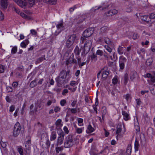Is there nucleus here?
Returning a JSON list of instances; mask_svg holds the SVG:
<instances>
[{
	"label": "nucleus",
	"mask_w": 155,
	"mask_h": 155,
	"mask_svg": "<svg viewBox=\"0 0 155 155\" xmlns=\"http://www.w3.org/2000/svg\"><path fill=\"white\" fill-rule=\"evenodd\" d=\"M81 43H84V46L82 48L83 52L82 54H86L90 50L92 42V40L87 39L84 37H81Z\"/></svg>",
	"instance_id": "f257e3e1"
},
{
	"label": "nucleus",
	"mask_w": 155,
	"mask_h": 155,
	"mask_svg": "<svg viewBox=\"0 0 155 155\" xmlns=\"http://www.w3.org/2000/svg\"><path fill=\"white\" fill-rule=\"evenodd\" d=\"M74 142L71 135H68L66 138L64 142V146L65 148L71 147L74 145Z\"/></svg>",
	"instance_id": "f03ea898"
},
{
	"label": "nucleus",
	"mask_w": 155,
	"mask_h": 155,
	"mask_svg": "<svg viewBox=\"0 0 155 155\" xmlns=\"http://www.w3.org/2000/svg\"><path fill=\"white\" fill-rule=\"evenodd\" d=\"M76 39L75 35L73 34L70 35L66 41V47L68 48H70L74 44Z\"/></svg>",
	"instance_id": "7ed1b4c3"
},
{
	"label": "nucleus",
	"mask_w": 155,
	"mask_h": 155,
	"mask_svg": "<svg viewBox=\"0 0 155 155\" xmlns=\"http://www.w3.org/2000/svg\"><path fill=\"white\" fill-rule=\"evenodd\" d=\"M58 137L57 139V142L56 144V146H58L61 145L63 143L64 140V137L65 134L62 130H59L58 133Z\"/></svg>",
	"instance_id": "20e7f679"
},
{
	"label": "nucleus",
	"mask_w": 155,
	"mask_h": 155,
	"mask_svg": "<svg viewBox=\"0 0 155 155\" xmlns=\"http://www.w3.org/2000/svg\"><path fill=\"white\" fill-rule=\"evenodd\" d=\"M21 129V126L20 123L17 122L16 123L14 126L13 131V136L15 137L18 136L20 132Z\"/></svg>",
	"instance_id": "39448f33"
},
{
	"label": "nucleus",
	"mask_w": 155,
	"mask_h": 155,
	"mask_svg": "<svg viewBox=\"0 0 155 155\" xmlns=\"http://www.w3.org/2000/svg\"><path fill=\"white\" fill-rule=\"evenodd\" d=\"M127 61L126 58L123 56H120L119 57V63L120 69L121 70H123L125 67V64Z\"/></svg>",
	"instance_id": "423d86ee"
},
{
	"label": "nucleus",
	"mask_w": 155,
	"mask_h": 155,
	"mask_svg": "<svg viewBox=\"0 0 155 155\" xmlns=\"http://www.w3.org/2000/svg\"><path fill=\"white\" fill-rule=\"evenodd\" d=\"M93 33V29L92 28H89L84 31L83 33V35L85 38L88 37L90 36Z\"/></svg>",
	"instance_id": "0eeeda50"
},
{
	"label": "nucleus",
	"mask_w": 155,
	"mask_h": 155,
	"mask_svg": "<svg viewBox=\"0 0 155 155\" xmlns=\"http://www.w3.org/2000/svg\"><path fill=\"white\" fill-rule=\"evenodd\" d=\"M56 80L58 87H61L66 83L65 79L64 78H61V77L58 76L56 78Z\"/></svg>",
	"instance_id": "6e6552de"
},
{
	"label": "nucleus",
	"mask_w": 155,
	"mask_h": 155,
	"mask_svg": "<svg viewBox=\"0 0 155 155\" xmlns=\"http://www.w3.org/2000/svg\"><path fill=\"white\" fill-rule=\"evenodd\" d=\"M17 4L21 7L25 8L27 5L25 0H14Z\"/></svg>",
	"instance_id": "1a4fd4ad"
},
{
	"label": "nucleus",
	"mask_w": 155,
	"mask_h": 155,
	"mask_svg": "<svg viewBox=\"0 0 155 155\" xmlns=\"http://www.w3.org/2000/svg\"><path fill=\"white\" fill-rule=\"evenodd\" d=\"M67 109L68 110L67 112L66 117L69 116V114H68V113L70 112L71 113L74 114L76 113L77 112H80V109L79 108L77 109L76 108H68Z\"/></svg>",
	"instance_id": "9d476101"
},
{
	"label": "nucleus",
	"mask_w": 155,
	"mask_h": 155,
	"mask_svg": "<svg viewBox=\"0 0 155 155\" xmlns=\"http://www.w3.org/2000/svg\"><path fill=\"white\" fill-rule=\"evenodd\" d=\"M69 72L70 71H66V70H63L60 72L58 77L66 79L67 75H68Z\"/></svg>",
	"instance_id": "9b49d317"
},
{
	"label": "nucleus",
	"mask_w": 155,
	"mask_h": 155,
	"mask_svg": "<svg viewBox=\"0 0 155 155\" xmlns=\"http://www.w3.org/2000/svg\"><path fill=\"white\" fill-rule=\"evenodd\" d=\"M125 47L122 44L121 45L119 46L117 50V52L119 54L121 55L125 51Z\"/></svg>",
	"instance_id": "f8f14e48"
},
{
	"label": "nucleus",
	"mask_w": 155,
	"mask_h": 155,
	"mask_svg": "<svg viewBox=\"0 0 155 155\" xmlns=\"http://www.w3.org/2000/svg\"><path fill=\"white\" fill-rule=\"evenodd\" d=\"M8 0H1V5L3 9L7 8L8 5Z\"/></svg>",
	"instance_id": "ddd939ff"
},
{
	"label": "nucleus",
	"mask_w": 155,
	"mask_h": 155,
	"mask_svg": "<svg viewBox=\"0 0 155 155\" xmlns=\"http://www.w3.org/2000/svg\"><path fill=\"white\" fill-rule=\"evenodd\" d=\"M118 13L117 10L114 9L110 10L106 13V15L107 16H111L117 14Z\"/></svg>",
	"instance_id": "4468645a"
},
{
	"label": "nucleus",
	"mask_w": 155,
	"mask_h": 155,
	"mask_svg": "<svg viewBox=\"0 0 155 155\" xmlns=\"http://www.w3.org/2000/svg\"><path fill=\"white\" fill-rule=\"evenodd\" d=\"M57 137V133L55 130H53L51 134L50 140L51 141L54 140Z\"/></svg>",
	"instance_id": "2eb2a0df"
},
{
	"label": "nucleus",
	"mask_w": 155,
	"mask_h": 155,
	"mask_svg": "<svg viewBox=\"0 0 155 155\" xmlns=\"http://www.w3.org/2000/svg\"><path fill=\"white\" fill-rule=\"evenodd\" d=\"M122 130V126L121 124L118 125L117 128V130L116 131V134L117 135V137H121V135L120 133L121 131Z\"/></svg>",
	"instance_id": "dca6fc26"
},
{
	"label": "nucleus",
	"mask_w": 155,
	"mask_h": 155,
	"mask_svg": "<svg viewBox=\"0 0 155 155\" xmlns=\"http://www.w3.org/2000/svg\"><path fill=\"white\" fill-rule=\"evenodd\" d=\"M101 71L102 73V77L103 78H107L109 74L108 71H105L104 68L101 70Z\"/></svg>",
	"instance_id": "f3484780"
},
{
	"label": "nucleus",
	"mask_w": 155,
	"mask_h": 155,
	"mask_svg": "<svg viewBox=\"0 0 155 155\" xmlns=\"http://www.w3.org/2000/svg\"><path fill=\"white\" fill-rule=\"evenodd\" d=\"M109 30V28L107 26H103L100 29V34H102L106 33Z\"/></svg>",
	"instance_id": "a211bd4d"
},
{
	"label": "nucleus",
	"mask_w": 155,
	"mask_h": 155,
	"mask_svg": "<svg viewBox=\"0 0 155 155\" xmlns=\"http://www.w3.org/2000/svg\"><path fill=\"white\" fill-rule=\"evenodd\" d=\"M74 55H71L68 59V62L70 64L74 63L76 64L77 63V61L74 58Z\"/></svg>",
	"instance_id": "6ab92c4d"
},
{
	"label": "nucleus",
	"mask_w": 155,
	"mask_h": 155,
	"mask_svg": "<svg viewBox=\"0 0 155 155\" xmlns=\"http://www.w3.org/2000/svg\"><path fill=\"white\" fill-rule=\"evenodd\" d=\"M122 114L124 117V119L125 120H127L129 119V115L125 111H122Z\"/></svg>",
	"instance_id": "aec40b11"
},
{
	"label": "nucleus",
	"mask_w": 155,
	"mask_h": 155,
	"mask_svg": "<svg viewBox=\"0 0 155 155\" xmlns=\"http://www.w3.org/2000/svg\"><path fill=\"white\" fill-rule=\"evenodd\" d=\"M45 2L51 5H55L56 3L57 0H43Z\"/></svg>",
	"instance_id": "412c9836"
},
{
	"label": "nucleus",
	"mask_w": 155,
	"mask_h": 155,
	"mask_svg": "<svg viewBox=\"0 0 155 155\" xmlns=\"http://www.w3.org/2000/svg\"><path fill=\"white\" fill-rule=\"evenodd\" d=\"M140 18L142 20L146 22H149L150 20V18L148 15H144L141 16Z\"/></svg>",
	"instance_id": "4be33fe9"
},
{
	"label": "nucleus",
	"mask_w": 155,
	"mask_h": 155,
	"mask_svg": "<svg viewBox=\"0 0 155 155\" xmlns=\"http://www.w3.org/2000/svg\"><path fill=\"white\" fill-rule=\"evenodd\" d=\"M94 130V128L92 127L91 125L89 124L88 126L86 132L87 133H90L93 132Z\"/></svg>",
	"instance_id": "5701e85b"
},
{
	"label": "nucleus",
	"mask_w": 155,
	"mask_h": 155,
	"mask_svg": "<svg viewBox=\"0 0 155 155\" xmlns=\"http://www.w3.org/2000/svg\"><path fill=\"white\" fill-rule=\"evenodd\" d=\"M45 55H44L37 58L35 62L36 64L39 63L42 61L43 60H46V59L45 58Z\"/></svg>",
	"instance_id": "b1692460"
},
{
	"label": "nucleus",
	"mask_w": 155,
	"mask_h": 155,
	"mask_svg": "<svg viewBox=\"0 0 155 155\" xmlns=\"http://www.w3.org/2000/svg\"><path fill=\"white\" fill-rule=\"evenodd\" d=\"M56 27L58 29H61L64 28V26L63 22L62 20L58 23V24L56 25Z\"/></svg>",
	"instance_id": "393cba45"
},
{
	"label": "nucleus",
	"mask_w": 155,
	"mask_h": 155,
	"mask_svg": "<svg viewBox=\"0 0 155 155\" xmlns=\"http://www.w3.org/2000/svg\"><path fill=\"white\" fill-rule=\"evenodd\" d=\"M137 75V73L135 71L131 72L130 75V79L131 81H133Z\"/></svg>",
	"instance_id": "a878e982"
},
{
	"label": "nucleus",
	"mask_w": 155,
	"mask_h": 155,
	"mask_svg": "<svg viewBox=\"0 0 155 155\" xmlns=\"http://www.w3.org/2000/svg\"><path fill=\"white\" fill-rule=\"evenodd\" d=\"M74 127L75 129L76 132L78 134H81L84 129L83 127L80 128H78L76 125L74 126Z\"/></svg>",
	"instance_id": "bb28decb"
},
{
	"label": "nucleus",
	"mask_w": 155,
	"mask_h": 155,
	"mask_svg": "<svg viewBox=\"0 0 155 155\" xmlns=\"http://www.w3.org/2000/svg\"><path fill=\"white\" fill-rule=\"evenodd\" d=\"M63 149V147H58V146H56L55 147V150L56 151V153L57 154H58Z\"/></svg>",
	"instance_id": "cd10ccee"
},
{
	"label": "nucleus",
	"mask_w": 155,
	"mask_h": 155,
	"mask_svg": "<svg viewBox=\"0 0 155 155\" xmlns=\"http://www.w3.org/2000/svg\"><path fill=\"white\" fill-rule=\"evenodd\" d=\"M97 57L96 54H93L91 57V59L92 61L95 62L97 60Z\"/></svg>",
	"instance_id": "c85d7f7f"
},
{
	"label": "nucleus",
	"mask_w": 155,
	"mask_h": 155,
	"mask_svg": "<svg viewBox=\"0 0 155 155\" xmlns=\"http://www.w3.org/2000/svg\"><path fill=\"white\" fill-rule=\"evenodd\" d=\"M131 146L130 144L128 145L127 148L126 152L128 154H130L131 152Z\"/></svg>",
	"instance_id": "c756f323"
},
{
	"label": "nucleus",
	"mask_w": 155,
	"mask_h": 155,
	"mask_svg": "<svg viewBox=\"0 0 155 155\" xmlns=\"http://www.w3.org/2000/svg\"><path fill=\"white\" fill-rule=\"evenodd\" d=\"M80 51L81 50H80L78 46H77L74 50V52L76 55L79 56L80 54Z\"/></svg>",
	"instance_id": "7c9ffc66"
},
{
	"label": "nucleus",
	"mask_w": 155,
	"mask_h": 155,
	"mask_svg": "<svg viewBox=\"0 0 155 155\" xmlns=\"http://www.w3.org/2000/svg\"><path fill=\"white\" fill-rule=\"evenodd\" d=\"M31 139L30 138L28 139V140L25 143V146L26 148L28 149L30 147V146L31 144Z\"/></svg>",
	"instance_id": "2f4dec72"
},
{
	"label": "nucleus",
	"mask_w": 155,
	"mask_h": 155,
	"mask_svg": "<svg viewBox=\"0 0 155 155\" xmlns=\"http://www.w3.org/2000/svg\"><path fill=\"white\" fill-rule=\"evenodd\" d=\"M139 144L138 142L136 140L135 142L134 143V148H135V151H138L139 150Z\"/></svg>",
	"instance_id": "473e14b6"
},
{
	"label": "nucleus",
	"mask_w": 155,
	"mask_h": 155,
	"mask_svg": "<svg viewBox=\"0 0 155 155\" xmlns=\"http://www.w3.org/2000/svg\"><path fill=\"white\" fill-rule=\"evenodd\" d=\"M37 80H35L32 81L30 84V86L31 87H34L36 85Z\"/></svg>",
	"instance_id": "72a5a7b5"
},
{
	"label": "nucleus",
	"mask_w": 155,
	"mask_h": 155,
	"mask_svg": "<svg viewBox=\"0 0 155 155\" xmlns=\"http://www.w3.org/2000/svg\"><path fill=\"white\" fill-rule=\"evenodd\" d=\"M128 79V74L127 73H126L124 75V83L125 84H127V83Z\"/></svg>",
	"instance_id": "f704fd0d"
},
{
	"label": "nucleus",
	"mask_w": 155,
	"mask_h": 155,
	"mask_svg": "<svg viewBox=\"0 0 155 155\" xmlns=\"http://www.w3.org/2000/svg\"><path fill=\"white\" fill-rule=\"evenodd\" d=\"M78 125L80 126H82L83 125V119L81 118H78Z\"/></svg>",
	"instance_id": "c9c22d12"
},
{
	"label": "nucleus",
	"mask_w": 155,
	"mask_h": 155,
	"mask_svg": "<svg viewBox=\"0 0 155 155\" xmlns=\"http://www.w3.org/2000/svg\"><path fill=\"white\" fill-rule=\"evenodd\" d=\"M17 51V47L15 46L13 47L11 50V53L14 54L16 53Z\"/></svg>",
	"instance_id": "e433bc0d"
},
{
	"label": "nucleus",
	"mask_w": 155,
	"mask_h": 155,
	"mask_svg": "<svg viewBox=\"0 0 155 155\" xmlns=\"http://www.w3.org/2000/svg\"><path fill=\"white\" fill-rule=\"evenodd\" d=\"M117 76H115L112 80V83L113 84H115L117 83Z\"/></svg>",
	"instance_id": "4c0bfd02"
},
{
	"label": "nucleus",
	"mask_w": 155,
	"mask_h": 155,
	"mask_svg": "<svg viewBox=\"0 0 155 155\" xmlns=\"http://www.w3.org/2000/svg\"><path fill=\"white\" fill-rule=\"evenodd\" d=\"M5 68L4 66L0 64V73H2L4 72Z\"/></svg>",
	"instance_id": "58836bf2"
},
{
	"label": "nucleus",
	"mask_w": 155,
	"mask_h": 155,
	"mask_svg": "<svg viewBox=\"0 0 155 155\" xmlns=\"http://www.w3.org/2000/svg\"><path fill=\"white\" fill-rule=\"evenodd\" d=\"M102 109L103 110L102 111V117L103 118L104 117V115L107 113V111L105 107H103Z\"/></svg>",
	"instance_id": "ea45409f"
},
{
	"label": "nucleus",
	"mask_w": 155,
	"mask_h": 155,
	"mask_svg": "<svg viewBox=\"0 0 155 155\" xmlns=\"http://www.w3.org/2000/svg\"><path fill=\"white\" fill-rule=\"evenodd\" d=\"M96 55H98L100 56H102L103 55V51L100 50H98L96 52Z\"/></svg>",
	"instance_id": "a19ab883"
},
{
	"label": "nucleus",
	"mask_w": 155,
	"mask_h": 155,
	"mask_svg": "<svg viewBox=\"0 0 155 155\" xmlns=\"http://www.w3.org/2000/svg\"><path fill=\"white\" fill-rule=\"evenodd\" d=\"M18 151L20 155H24L23 150L21 147H20L18 148Z\"/></svg>",
	"instance_id": "79ce46f5"
},
{
	"label": "nucleus",
	"mask_w": 155,
	"mask_h": 155,
	"mask_svg": "<svg viewBox=\"0 0 155 155\" xmlns=\"http://www.w3.org/2000/svg\"><path fill=\"white\" fill-rule=\"evenodd\" d=\"M32 35L36 36L37 35V31L34 29H31L30 31Z\"/></svg>",
	"instance_id": "37998d69"
},
{
	"label": "nucleus",
	"mask_w": 155,
	"mask_h": 155,
	"mask_svg": "<svg viewBox=\"0 0 155 155\" xmlns=\"http://www.w3.org/2000/svg\"><path fill=\"white\" fill-rule=\"evenodd\" d=\"M35 1V0H28V2L30 6L32 7L34 5Z\"/></svg>",
	"instance_id": "c03bdc74"
},
{
	"label": "nucleus",
	"mask_w": 155,
	"mask_h": 155,
	"mask_svg": "<svg viewBox=\"0 0 155 155\" xmlns=\"http://www.w3.org/2000/svg\"><path fill=\"white\" fill-rule=\"evenodd\" d=\"M20 15L23 18H28V16L25 14L23 12H21L20 14Z\"/></svg>",
	"instance_id": "a18cd8bd"
},
{
	"label": "nucleus",
	"mask_w": 155,
	"mask_h": 155,
	"mask_svg": "<svg viewBox=\"0 0 155 155\" xmlns=\"http://www.w3.org/2000/svg\"><path fill=\"white\" fill-rule=\"evenodd\" d=\"M135 124H134V127L135 128L136 130V131L137 132H139L140 131V127L139 126V124L137 123L138 124L135 125Z\"/></svg>",
	"instance_id": "49530a36"
},
{
	"label": "nucleus",
	"mask_w": 155,
	"mask_h": 155,
	"mask_svg": "<svg viewBox=\"0 0 155 155\" xmlns=\"http://www.w3.org/2000/svg\"><path fill=\"white\" fill-rule=\"evenodd\" d=\"M12 10H13L15 11L18 14H20V13H21L20 12V11L19 9L18 8H17L15 7H14L12 8Z\"/></svg>",
	"instance_id": "de8ad7c7"
},
{
	"label": "nucleus",
	"mask_w": 155,
	"mask_h": 155,
	"mask_svg": "<svg viewBox=\"0 0 155 155\" xmlns=\"http://www.w3.org/2000/svg\"><path fill=\"white\" fill-rule=\"evenodd\" d=\"M104 41L107 44L109 45L111 43V41L110 39L108 38H105L104 39Z\"/></svg>",
	"instance_id": "09e8293b"
},
{
	"label": "nucleus",
	"mask_w": 155,
	"mask_h": 155,
	"mask_svg": "<svg viewBox=\"0 0 155 155\" xmlns=\"http://www.w3.org/2000/svg\"><path fill=\"white\" fill-rule=\"evenodd\" d=\"M61 120L60 119L58 120L55 123V124L58 126H59L61 124Z\"/></svg>",
	"instance_id": "8fccbe9b"
},
{
	"label": "nucleus",
	"mask_w": 155,
	"mask_h": 155,
	"mask_svg": "<svg viewBox=\"0 0 155 155\" xmlns=\"http://www.w3.org/2000/svg\"><path fill=\"white\" fill-rule=\"evenodd\" d=\"M105 48H106V50L109 52V53H111L112 52V49L108 45H105Z\"/></svg>",
	"instance_id": "3c124183"
},
{
	"label": "nucleus",
	"mask_w": 155,
	"mask_h": 155,
	"mask_svg": "<svg viewBox=\"0 0 155 155\" xmlns=\"http://www.w3.org/2000/svg\"><path fill=\"white\" fill-rule=\"evenodd\" d=\"M18 85V83L16 81L14 82L12 84V86L14 88H16Z\"/></svg>",
	"instance_id": "603ef678"
},
{
	"label": "nucleus",
	"mask_w": 155,
	"mask_h": 155,
	"mask_svg": "<svg viewBox=\"0 0 155 155\" xmlns=\"http://www.w3.org/2000/svg\"><path fill=\"white\" fill-rule=\"evenodd\" d=\"M66 103V101L65 100H64V99H63V100H61L60 101V104L62 106H64Z\"/></svg>",
	"instance_id": "864d4df0"
},
{
	"label": "nucleus",
	"mask_w": 155,
	"mask_h": 155,
	"mask_svg": "<svg viewBox=\"0 0 155 155\" xmlns=\"http://www.w3.org/2000/svg\"><path fill=\"white\" fill-rule=\"evenodd\" d=\"M152 75L150 73H147L146 74H145L143 77L145 78H150L152 77Z\"/></svg>",
	"instance_id": "5fc2aeb1"
},
{
	"label": "nucleus",
	"mask_w": 155,
	"mask_h": 155,
	"mask_svg": "<svg viewBox=\"0 0 155 155\" xmlns=\"http://www.w3.org/2000/svg\"><path fill=\"white\" fill-rule=\"evenodd\" d=\"M152 61L150 59H148L146 62V64L147 65L150 66L152 64Z\"/></svg>",
	"instance_id": "6e6d98bb"
},
{
	"label": "nucleus",
	"mask_w": 155,
	"mask_h": 155,
	"mask_svg": "<svg viewBox=\"0 0 155 155\" xmlns=\"http://www.w3.org/2000/svg\"><path fill=\"white\" fill-rule=\"evenodd\" d=\"M6 89L8 92H12L13 91L12 88L10 86L7 87Z\"/></svg>",
	"instance_id": "4d7b16f0"
},
{
	"label": "nucleus",
	"mask_w": 155,
	"mask_h": 155,
	"mask_svg": "<svg viewBox=\"0 0 155 155\" xmlns=\"http://www.w3.org/2000/svg\"><path fill=\"white\" fill-rule=\"evenodd\" d=\"M4 18V16L2 12L0 11V20H3Z\"/></svg>",
	"instance_id": "13d9d810"
},
{
	"label": "nucleus",
	"mask_w": 155,
	"mask_h": 155,
	"mask_svg": "<svg viewBox=\"0 0 155 155\" xmlns=\"http://www.w3.org/2000/svg\"><path fill=\"white\" fill-rule=\"evenodd\" d=\"M149 17L150 19H154L155 18V12H153L151 13Z\"/></svg>",
	"instance_id": "bf43d9fd"
},
{
	"label": "nucleus",
	"mask_w": 155,
	"mask_h": 155,
	"mask_svg": "<svg viewBox=\"0 0 155 155\" xmlns=\"http://www.w3.org/2000/svg\"><path fill=\"white\" fill-rule=\"evenodd\" d=\"M1 147L3 148H5L6 147V145L5 142L2 141L0 143Z\"/></svg>",
	"instance_id": "052dcab7"
},
{
	"label": "nucleus",
	"mask_w": 155,
	"mask_h": 155,
	"mask_svg": "<svg viewBox=\"0 0 155 155\" xmlns=\"http://www.w3.org/2000/svg\"><path fill=\"white\" fill-rule=\"evenodd\" d=\"M71 101H72V102L71 104V105L72 107H75L76 104L77 103V101H72L71 100Z\"/></svg>",
	"instance_id": "680f3d73"
},
{
	"label": "nucleus",
	"mask_w": 155,
	"mask_h": 155,
	"mask_svg": "<svg viewBox=\"0 0 155 155\" xmlns=\"http://www.w3.org/2000/svg\"><path fill=\"white\" fill-rule=\"evenodd\" d=\"M63 130L66 134H68L69 133L68 129L66 126H64V127Z\"/></svg>",
	"instance_id": "e2e57ef3"
},
{
	"label": "nucleus",
	"mask_w": 155,
	"mask_h": 155,
	"mask_svg": "<svg viewBox=\"0 0 155 155\" xmlns=\"http://www.w3.org/2000/svg\"><path fill=\"white\" fill-rule=\"evenodd\" d=\"M60 108L58 106L55 107L54 108V112L56 113L60 111Z\"/></svg>",
	"instance_id": "0e129e2a"
},
{
	"label": "nucleus",
	"mask_w": 155,
	"mask_h": 155,
	"mask_svg": "<svg viewBox=\"0 0 155 155\" xmlns=\"http://www.w3.org/2000/svg\"><path fill=\"white\" fill-rule=\"evenodd\" d=\"M46 145L47 147L49 148L50 145V142L49 139H48L47 140L46 142Z\"/></svg>",
	"instance_id": "69168bd1"
},
{
	"label": "nucleus",
	"mask_w": 155,
	"mask_h": 155,
	"mask_svg": "<svg viewBox=\"0 0 155 155\" xmlns=\"http://www.w3.org/2000/svg\"><path fill=\"white\" fill-rule=\"evenodd\" d=\"M15 107L14 105H12L10 107L9 111L11 112H13L15 109Z\"/></svg>",
	"instance_id": "338daca9"
},
{
	"label": "nucleus",
	"mask_w": 155,
	"mask_h": 155,
	"mask_svg": "<svg viewBox=\"0 0 155 155\" xmlns=\"http://www.w3.org/2000/svg\"><path fill=\"white\" fill-rule=\"evenodd\" d=\"M150 49L153 52H155V45H152Z\"/></svg>",
	"instance_id": "774afa93"
}]
</instances>
